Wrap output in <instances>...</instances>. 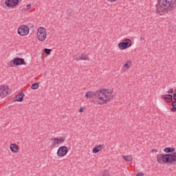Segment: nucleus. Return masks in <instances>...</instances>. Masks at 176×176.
<instances>
[{
  "instance_id": "1",
  "label": "nucleus",
  "mask_w": 176,
  "mask_h": 176,
  "mask_svg": "<svg viewBox=\"0 0 176 176\" xmlns=\"http://www.w3.org/2000/svg\"><path fill=\"white\" fill-rule=\"evenodd\" d=\"M176 6V0H158L156 4L155 12L162 16L163 13L173 14Z\"/></svg>"
},
{
  "instance_id": "2",
  "label": "nucleus",
  "mask_w": 176,
  "mask_h": 176,
  "mask_svg": "<svg viewBox=\"0 0 176 176\" xmlns=\"http://www.w3.org/2000/svg\"><path fill=\"white\" fill-rule=\"evenodd\" d=\"M95 98L100 101H102V102L100 103V105H102V104H107V102L113 100V95H112V92H111V91L102 89L96 92Z\"/></svg>"
},
{
  "instance_id": "3",
  "label": "nucleus",
  "mask_w": 176,
  "mask_h": 176,
  "mask_svg": "<svg viewBox=\"0 0 176 176\" xmlns=\"http://www.w3.org/2000/svg\"><path fill=\"white\" fill-rule=\"evenodd\" d=\"M157 163H175L176 162V153L173 154H158L157 155Z\"/></svg>"
},
{
  "instance_id": "4",
  "label": "nucleus",
  "mask_w": 176,
  "mask_h": 176,
  "mask_svg": "<svg viewBox=\"0 0 176 176\" xmlns=\"http://www.w3.org/2000/svg\"><path fill=\"white\" fill-rule=\"evenodd\" d=\"M36 35L37 39H38L40 42H45V41L46 40V36H47L46 29L43 27H40L37 30Z\"/></svg>"
},
{
  "instance_id": "5",
  "label": "nucleus",
  "mask_w": 176,
  "mask_h": 176,
  "mask_svg": "<svg viewBox=\"0 0 176 176\" xmlns=\"http://www.w3.org/2000/svg\"><path fill=\"white\" fill-rule=\"evenodd\" d=\"M132 41L130 38H124L122 42H120L118 44V48L120 50H126L127 47H130L131 46Z\"/></svg>"
},
{
  "instance_id": "6",
  "label": "nucleus",
  "mask_w": 176,
  "mask_h": 176,
  "mask_svg": "<svg viewBox=\"0 0 176 176\" xmlns=\"http://www.w3.org/2000/svg\"><path fill=\"white\" fill-rule=\"evenodd\" d=\"M18 34L21 36H25L30 34V28L25 25H22L18 28Z\"/></svg>"
},
{
  "instance_id": "7",
  "label": "nucleus",
  "mask_w": 176,
  "mask_h": 176,
  "mask_svg": "<svg viewBox=\"0 0 176 176\" xmlns=\"http://www.w3.org/2000/svg\"><path fill=\"white\" fill-rule=\"evenodd\" d=\"M57 155L59 156V157H64L68 153V147L67 146H60L58 148L57 151Z\"/></svg>"
},
{
  "instance_id": "8",
  "label": "nucleus",
  "mask_w": 176,
  "mask_h": 176,
  "mask_svg": "<svg viewBox=\"0 0 176 176\" xmlns=\"http://www.w3.org/2000/svg\"><path fill=\"white\" fill-rule=\"evenodd\" d=\"M14 64V65H25V61L24 60V58H19L16 57L15 58L13 61L11 60L10 63H9V65H10V64Z\"/></svg>"
},
{
  "instance_id": "9",
  "label": "nucleus",
  "mask_w": 176,
  "mask_h": 176,
  "mask_svg": "<svg viewBox=\"0 0 176 176\" xmlns=\"http://www.w3.org/2000/svg\"><path fill=\"white\" fill-rule=\"evenodd\" d=\"M20 3V0H6L5 5L8 6V8H14V6H17Z\"/></svg>"
},
{
  "instance_id": "10",
  "label": "nucleus",
  "mask_w": 176,
  "mask_h": 176,
  "mask_svg": "<svg viewBox=\"0 0 176 176\" xmlns=\"http://www.w3.org/2000/svg\"><path fill=\"white\" fill-rule=\"evenodd\" d=\"M52 141H53L52 145L56 146V145H60L65 142V138H52Z\"/></svg>"
},
{
  "instance_id": "11",
  "label": "nucleus",
  "mask_w": 176,
  "mask_h": 176,
  "mask_svg": "<svg viewBox=\"0 0 176 176\" xmlns=\"http://www.w3.org/2000/svg\"><path fill=\"white\" fill-rule=\"evenodd\" d=\"M9 93V87L8 86L0 85V97H4Z\"/></svg>"
},
{
  "instance_id": "12",
  "label": "nucleus",
  "mask_w": 176,
  "mask_h": 176,
  "mask_svg": "<svg viewBox=\"0 0 176 176\" xmlns=\"http://www.w3.org/2000/svg\"><path fill=\"white\" fill-rule=\"evenodd\" d=\"M162 98L165 100V102L167 104H170V102H173V95L171 94H166V95H162Z\"/></svg>"
},
{
  "instance_id": "13",
  "label": "nucleus",
  "mask_w": 176,
  "mask_h": 176,
  "mask_svg": "<svg viewBox=\"0 0 176 176\" xmlns=\"http://www.w3.org/2000/svg\"><path fill=\"white\" fill-rule=\"evenodd\" d=\"M104 148H105V146L104 144L97 145L92 149V152L93 153H98V152H100V151H102Z\"/></svg>"
},
{
  "instance_id": "14",
  "label": "nucleus",
  "mask_w": 176,
  "mask_h": 176,
  "mask_svg": "<svg viewBox=\"0 0 176 176\" xmlns=\"http://www.w3.org/2000/svg\"><path fill=\"white\" fill-rule=\"evenodd\" d=\"M24 93L21 92V94L16 95L14 97V101H17L18 102H22L24 100Z\"/></svg>"
},
{
  "instance_id": "15",
  "label": "nucleus",
  "mask_w": 176,
  "mask_h": 176,
  "mask_svg": "<svg viewBox=\"0 0 176 176\" xmlns=\"http://www.w3.org/2000/svg\"><path fill=\"white\" fill-rule=\"evenodd\" d=\"M10 149L12 153H17L19 152V146L16 144H11Z\"/></svg>"
},
{
  "instance_id": "16",
  "label": "nucleus",
  "mask_w": 176,
  "mask_h": 176,
  "mask_svg": "<svg viewBox=\"0 0 176 176\" xmlns=\"http://www.w3.org/2000/svg\"><path fill=\"white\" fill-rule=\"evenodd\" d=\"M79 60H89V57L87 56V54H82L81 55H79V58H75L76 61H79Z\"/></svg>"
},
{
  "instance_id": "17",
  "label": "nucleus",
  "mask_w": 176,
  "mask_h": 176,
  "mask_svg": "<svg viewBox=\"0 0 176 176\" xmlns=\"http://www.w3.org/2000/svg\"><path fill=\"white\" fill-rule=\"evenodd\" d=\"M164 152H165V153H173V152H175V148L166 147L164 149Z\"/></svg>"
},
{
  "instance_id": "18",
  "label": "nucleus",
  "mask_w": 176,
  "mask_h": 176,
  "mask_svg": "<svg viewBox=\"0 0 176 176\" xmlns=\"http://www.w3.org/2000/svg\"><path fill=\"white\" fill-rule=\"evenodd\" d=\"M86 98H91V97H96V92L88 91L85 94Z\"/></svg>"
},
{
  "instance_id": "19",
  "label": "nucleus",
  "mask_w": 176,
  "mask_h": 176,
  "mask_svg": "<svg viewBox=\"0 0 176 176\" xmlns=\"http://www.w3.org/2000/svg\"><path fill=\"white\" fill-rule=\"evenodd\" d=\"M122 157L125 162H131L133 160V155H123Z\"/></svg>"
},
{
  "instance_id": "20",
  "label": "nucleus",
  "mask_w": 176,
  "mask_h": 176,
  "mask_svg": "<svg viewBox=\"0 0 176 176\" xmlns=\"http://www.w3.org/2000/svg\"><path fill=\"white\" fill-rule=\"evenodd\" d=\"M171 105L173 107L170 109L171 112H176V100L172 101Z\"/></svg>"
},
{
  "instance_id": "21",
  "label": "nucleus",
  "mask_w": 176,
  "mask_h": 176,
  "mask_svg": "<svg viewBox=\"0 0 176 176\" xmlns=\"http://www.w3.org/2000/svg\"><path fill=\"white\" fill-rule=\"evenodd\" d=\"M131 64H133V62L131 60H128L126 63L124 65V67L129 69L130 67H131Z\"/></svg>"
},
{
  "instance_id": "22",
  "label": "nucleus",
  "mask_w": 176,
  "mask_h": 176,
  "mask_svg": "<svg viewBox=\"0 0 176 176\" xmlns=\"http://www.w3.org/2000/svg\"><path fill=\"white\" fill-rule=\"evenodd\" d=\"M38 88H39V84H38V82H34L31 86V89L32 90H36V89H38Z\"/></svg>"
},
{
  "instance_id": "23",
  "label": "nucleus",
  "mask_w": 176,
  "mask_h": 176,
  "mask_svg": "<svg viewBox=\"0 0 176 176\" xmlns=\"http://www.w3.org/2000/svg\"><path fill=\"white\" fill-rule=\"evenodd\" d=\"M44 53H46L47 55L50 54L52 53V49L45 48Z\"/></svg>"
},
{
  "instance_id": "24",
  "label": "nucleus",
  "mask_w": 176,
  "mask_h": 176,
  "mask_svg": "<svg viewBox=\"0 0 176 176\" xmlns=\"http://www.w3.org/2000/svg\"><path fill=\"white\" fill-rule=\"evenodd\" d=\"M168 94H173L174 93V89L170 88L168 91Z\"/></svg>"
},
{
  "instance_id": "25",
  "label": "nucleus",
  "mask_w": 176,
  "mask_h": 176,
  "mask_svg": "<svg viewBox=\"0 0 176 176\" xmlns=\"http://www.w3.org/2000/svg\"><path fill=\"white\" fill-rule=\"evenodd\" d=\"M84 111H85V108L80 107V109H79V111H78V112H79L80 113H82V112H83Z\"/></svg>"
},
{
  "instance_id": "26",
  "label": "nucleus",
  "mask_w": 176,
  "mask_h": 176,
  "mask_svg": "<svg viewBox=\"0 0 176 176\" xmlns=\"http://www.w3.org/2000/svg\"><path fill=\"white\" fill-rule=\"evenodd\" d=\"M26 9H27L28 10H30V9H31V4H28V5L26 6Z\"/></svg>"
},
{
  "instance_id": "27",
  "label": "nucleus",
  "mask_w": 176,
  "mask_h": 176,
  "mask_svg": "<svg viewBox=\"0 0 176 176\" xmlns=\"http://www.w3.org/2000/svg\"><path fill=\"white\" fill-rule=\"evenodd\" d=\"M27 10H28L27 9V8H23V9L21 10V12H22V13H24V12H27Z\"/></svg>"
},
{
  "instance_id": "28",
  "label": "nucleus",
  "mask_w": 176,
  "mask_h": 176,
  "mask_svg": "<svg viewBox=\"0 0 176 176\" xmlns=\"http://www.w3.org/2000/svg\"><path fill=\"white\" fill-rule=\"evenodd\" d=\"M135 176H144V173H138Z\"/></svg>"
},
{
  "instance_id": "29",
  "label": "nucleus",
  "mask_w": 176,
  "mask_h": 176,
  "mask_svg": "<svg viewBox=\"0 0 176 176\" xmlns=\"http://www.w3.org/2000/svg\"><path fill=\"white\" fill-rule=\"evenodd\" d=\"M151 152H152V153H153V152H157V149L153 148L151 150Z\"/></svg>"
},
{
  "instance_id": "30",
  "label": "nucleus",
  "mask_w": 176,
  "mask_h": 176,
  "mask_svg": "<svg viewBox=\"0 0 176 176\" xmlns=\"http://www.w3.org/2000/svg\"><path fill=\"white\" fill-rule=\"evenodd\" d=\"M140 40H141V41H145V38H144L143 37H141V38H140Z\"/></svg>"
},
{
  "instance_id": "31",
  "label": "nucleus",
  "mask_w": 176,
  "mask_h": 176,
  "mask_svg": "<svg viewBox=\"0 0 176 176\" xmlns=\"http://www.w3.org/2000/svg\"><path fill=\"white\" fill-rule=\"evenodd\" d=\"M76 58H79V56H78Z\"/></svg>"
}]
</instances>
